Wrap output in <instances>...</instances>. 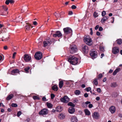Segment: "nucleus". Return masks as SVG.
<instances>
[{
	"mask_svg": "<svg viewBox=\"0 0 122 122\" xmlns=\"http://www.w3.org/2000/svg\"><path fill=\"white\" fill-rule=\"evenodd\" d=\"M78 58L74 56L70 55L68 57V61L71 64L76 65L78 63Z\"/></svg>",
	"mask_w": 122,
	"mask_h": 122,
	"instance_id": "f257e3e1",
	"label": "nucleus"
},
{
	"mask_svg": "<svg viewBox=\"0 0 122 122\" xmlns=\"http://www.w3.org/2000/svg\"><path fill=\"white\" fill-rule=\"evenodd\" d=\"M64 34L63 36L65 37H66V36L69 35H72V30L69 27H67L64 28L63 29Z\"/></svg>",
	"mask_w": 122,
	"mask_h": 122,
	"instance_id": "f03ea898",
	"label": "nucleus"
},
{
	"mask_svg": "<svg viewBox=\"0 0 122 122\" xmlns=\"http://www.w3.org/2000/svg\"><path fill=\"white\" fill-rule=\"evenodd\" d=\"M83 40L84 42L88 45L91 46L93 43L92 39L89 36L85 37Z\"/></svg>",
	"mask_w": 122,
	"mask_h": 122,
	"instance_id": "7ed1b4c3",
	"label": "nucleus"
},
{
	"mask_svg": "<svg viewBox=\"0 0 122 122\" xmlns=\"http://www.w3.org/2000/svg\"><path fill=\"white\" fill-rule=\"evenodd\" d=\"M49 112L48 110L46 108L43 109L41 110L39 112V114L40 115H41L44 117Z\"/></svg>",
	"mask_w": 122,
	"mask_h": 122,
	"instance_id": "20e7f679",
	"label": "nucleus"
},
{
	"mask_svg": "<svg viewBox=\"0 0 122 122\" xmlns=\"http://www.w3.org/2000/svg\"><path fill=\"white\" fill-rule=\"evenodd\" d=\"M77 49L76 46L74 45H71L70 47V51L72 54L75 53L77 51Z\"/></svg>",
	"mask_w": 122,
	"mask_h": 122,
	"instance_id": "39448f33",
	"label": "nucleus"
},
{
	"mask_svg": "<svg viewBox=\"0 0 122 122\" xmlns=\"http://www.w3.org/2000/svg\"><path fill=\"white\" fill-rule=\"evenodd\" d=\"M90 55L92 59L95 58H96L97 56V52L94 49H93L91 50L90 53Z\"/></svg>",
	"mask_w": 122,
	"mask_h": 122,
	"instance_id": "423d86ee",
	"label": "nucleus"
},
{
	"mask_svg": "<svg viewBox=\"0 0 122 122\" xmlns=\"http://www.w3.org/2000/svg\"><path fill=\"white\" fill-rule=\"evenodd\" d=\"M42 54L41 52L38 51L36 52L35 55V58L37 60H40L42 58Z\"/></svg>",
	"mask_w": 122,
	"mask_h": 122,
	"instance_id": "0eeeda50",
	"label": "nucleus"
},
{
	"mask_svg": "<svg viewBox=\"0 0 122 122\" xmlns=\"http://www.w3.org/2000/svg\"><path fill=\"white\" fill-rule=\"evenodd\" d=\"M51 41L49 38H48L43 42V46L45 47L50 46L51 44Z\"/></svg>",
	"mask_w": 122,
	"mask_h": 122,
	"instance_id": "6e6552de",
	"label": "nucleus"
},
{
	"mask_svg": "<svg viewBox=\"0 0 122 122\" xmlns=\"http://www.w3.org/2000/svg\"><path fill=\"white\" fill-rule=\"evenodd\" d=\"M60 101L61 102L63 103H67L69 101V99L67 96H65L61 98Z\"/></svg>",
	"mask_w": 122,
	"mask_h": 122,
	"instance_id": "1a4fd4ad",
	"label": "nucleus"
},
{
	"mask_svg": "<svg viewBox=\"0 0 122 122\" xmlns=\"http://www.w3.org/2000/svg\"><path fill=\"white\" fill-rule=\"evenodd\" d=\"M82 49L83 53H87L89 51L88 47L85 45H82Z\"/></svg>",
	"mask_w": 122,
	"mask_h": 122,
	"instance_id": "9d476101",
	"label": "nucleus"
},
{
	"mask_svg": "<svg viewBox=\"0 0 122 122\" xmlns=\"http://www.w3.org/2000/svg\"><path fill=\"white\" fill-rule=\"evenodd\" d=\"M119 51V49L118 47H115L112 48V52L113 54H117L118 53Z\"/></svg>",
	"mask_w": 122,
	"mask_h": 122,
	"instance_id": "9b49d317",
	"label": "nucleus"
},
{
	"mask_svg": "<svg viewBox=\"0 0 122 122\" xmlns=\"http://www.w3.org/2000/svg\"><path fill=\"white\" fill-rule=\"evenodd\" d=\"M62 34L61 32L59 31H56V33L55 34L53 35V36L54 37H56L58 36V37H60L62 36Z\"/></svg>",
	"mask_w": 122,
	"mask_h": 122,
	"instance_id": "f8f14e48",
	"label": "nucleus"
},
{
	"mask_svg": "<svg viewBox=\"0 0 122 122\" xmlns=\"http://www.w3.org/2000/svg\"><path fill=\"white\" fill-rule=\"evenodd\" d=\"M24 60L26 62H28L30 60V56L28 54L24 55Z\"/></svg>",
	"mask_w": 122,
	"mask_h": 122,
	"instance_id": "ddd939ff",
	"label": "nucleus"
},
{
	"mask_svg": "<svg viewBox=\"0 0 122 122\" xmlns=\"http://www.w3.org/2000/svg\"><path fill=\"white\" fill-rule=\"evenodd\" d=\"M92 116L93 118L97 119L99 118V115L98 112H94L92 115Z\"/></svg>",
	"mask_w": 122,
	"mask_h": 122,
	"instance_id": "4468645a",
	"label": "nucleus"
},
{
	"mask_svg": "<svg viewBox=\"0 0 122 122\" xmlns=\"http://www.w3.org/2000/svg\"><path fill=\"white\" fill-rule=\"evenodd\" d=\"M116 109L115 107L113 106H112L110 107L109 108V110L111 113H114L116 111Z\"/></svg>",
	"mask_w": 122,
	"mask_h": 122,
	"instance_id": "2eb2a0df",
	"label": "nucleus"
},
{
	"mask_svg": "<svg viewBox=\"0 0 122 122\" xmlns=\"http://www.w3.org/2000/svg\"><path fill=\"white\" fill-rule=\"evenodd\" d=\"M68 111L70 114H72L75 112V109L73 107H70L68 109Z\"/></svg>",
	"mask_w": 122,
	"mask_h": 122,
	"instance_id": "dca6fc26",
	"label": "nucleus"
},
{
	"mask_svg": "<svg viewBox=\"0 0 122 122\" xmlns=\"http://www.w3.org/2000/svg\"><path fill=\"white\" fill-rule=\"evenodd\" d=\"M109 17L108 16H105L103 18L101 19V22L102 23H104L105 21L107 20L108 18Z\"/></svg>",
	"mask_w": 122,
	"mask_h": 122,
	"instance_id": "f3484780",
	"label": "nucleus"
},
{
	"mask_svg": "<svg viewBox=\"0 0 122 122\" xmlns=\"http://www.w3.org/2000/svg\"><path fill=\"white\" fill-rule=\"evenodd\" d=\"M110 86L113 88H115L118 85L116 82H113L111 83Z\"/></svg>",
	"mask_w": 122,
	"mask_h": 122,
	"instance_id": "a211bd4d",
	"label": "nucleus"
},
{
	"mask_svg": "<svg viewBox=\"0 0 122 122\" xmlns=\"http://www.w3.org/2000/svg\"><path fill=\"white\" fill-rule=\"evenodd\" d=\"M62 110V108L60 106H58L56 108V111L58 112H60Z\"/></svg>",
	"mask_w": 122,
	"mask_h": 122,
	"instance_id": "6ab92c4d",
	"label": "nucleus"
},
{
	"mask_svg": "<svg viewBox=\"0 0 122 122\" xmlns=\"http://www.w3.org/2000/svg\"><path fill=\"white\" fill-rule=\"evenodd\" d=\"M71 122H77V119L76 117L75 116H73L71 118Z\"/></svg>",
	"mask_w": 122,
	"mask_h": 122,
	"instance_id": "aec40b11",
	"label": "nucleus"
},
{
	"mask_svg": "<svg viewBox=\"0 0 122 122\" xmlns=\"http://www.w3.org/2000/svg\"><path fill=\"white\" fill-rule=\"evenodd\" d=\"M120 69L119 68H118L116 69L113 72V75H116L117 73L120 71Z\"/></svg>",
	"mask_w": 122,
	"mask_h": 122,
	"instance_id": "412c9836",
	"label": "nucleus"
},
{
	"mask_svg": "<svg viewBox=\"0 0 122 122\" xmlns=\"http://www.w3.org/2000/svg\"><path fill=\"white\" fill-rule=\"evenodd\" d=\"M3 8L5 11V14H4L3 15H6V14L8 13V12L7 11V10L8 9V8L5 6H3Z\"/></svg>",
	"mask_w": 122,
	"mask_h": 122,
	"instance_id": "4be33fe9",
	"label": "nucleus"
},
{
	"mask_svg": "<svg viewBox=\"0 0 122 122\" xmlns=\"http://www.w3.org/2000/svg\"><path fill=\"white\" fill-rule=\"evenodd\" d=\"M19 72V70L17 69H14L13 70L11 71V74L12 75H14V74L18 73Z\"/></svg>",
	"mask_w": 122,
	"mask_h": 122,
	"instance_id": "5701e85b",
	"label": "nucleus"
},
{
	"mask_svg": "<svg viewBox=\"0 0 122 122\" xmlns=\"http://www.w3.org/2000/svg\"><path fill=\"white\" fill-rule=\"evenodd\" d=\"M13 94H11L9 95L6 98V100H9L11 99L13 97Z\"/></svg>",
	"mask_w": 122,
	"mask_h": 122,
	"instance_id": "b1692460",
	"label": "nucleus"
},
{
	"mask_svg": "<svg viewBox=\"0 0 122 122\" xmlns=\"http://www.w3.org/2000/svg\"><path fill=\"white\" fill-rule=\"evenodd\" d=\"M84 112L86 115H90V112L87 109H85L84 110Z\"/></svg>",
	"mask_w": 122,
	"mask_h": 122,
	"instance_id": "393cba45",
	"label": "nucleus"
},
{
	"mask_svg": "<svg viewBox=\"0 0 122 122\" xmlns=\"http://www.w3.org/2000/svg\"><path fill=\"white\" fill-rule=\"evenodd\" d=\"M63 81H60L59 82V87L60 88H61L63 86Z\"/></svg>",
	"mask_w": 122,
	"mask_h": 122,
	"instance_id": "a878e982",
	"label": "nucleus"
},
{
	"mask_svg": "<svg viewBox=\"0 0 122 122\" xmlns=\"http://www.w3.org/2000/svg\"><path fill=\"white\" fill-rule=\"evenodd\" d=\"M27 24V25L25 27V29H26L25 31L28 30L30 28V24Z\"/></svg>",
	"mask_w": 122,
	"mask_h": 122,
	"instance_id": "bb28decb",
	"label": "nucleus"
},
{
	"mask_svg": "<svg viewBox=\"0 0 122 122\" xmlns=\"http://www.w3.org/2000/svg\"><path fill=\"white\" fill-rule=\"evenodd\" d=\"M74 93L76 95L78 96L80 94L81 92L79 90H76L75 91Z\"/></svg>",
	"mask_w": 122,
	"mask_h": 122,
	"instance_id": "cd10ccee",
	"label": "nucleus"
},
{
	"mask_svg": "<svg viewBox=\"0 0 122 122\" xmlns=\"http://www.w3.org/2000/svg\"><path fill=\"white\" fill-rule=\"evenodd\" d=\"M46 105L48 108H52L53 106L52 105L51 103L48 102L46 103Z\"/></svg>",
	"mask_w": 122,
	"mask_h": 122,
	"instance_id": "c85d7f7f",
	"label": "nucleus"
},
{
	"mask_svg": "<svg viewBox=\"0 0 122 122\" xmlns=\"http://www.w3.org/2000/svg\"><path fill=\"white\" fill-rule=\"evenodd\" d=\"M54 15L57 18L60 17H61V14H59H59H58L56 12H55L54 14Z\"/></svg>",
	"mask_w": 122,
	"mask_h": 122,
	"instance_id": "c756f323",
	"label": "nucleus"
},
{
	"mask_svg": "<svg viewBox=\"0 0 122 122\" xmlns=\"http://www.w3.org/2000/svg\"><path fill=\"white\" fill-rule=\"evenodd\" d=\"M30 67H26L25 69V72L26 73H28L29 72V70H30Z\"/></svg>",
	"mask_w": 122,
	"mask_h": 122,
	"instance_id": "7c9ffc66",
	"label": "nucleus"
},
{
	"mask_svg": "<svg viewBox=\"0 0 122 122\" xmlns=\"http://www.w3.org/2000/svg\"><path fill=\"white\" fill-rule=\"evenodd\" d=\"M52 89L55 91H57L58 90L57 87L56 85H54L52 87Z\"/></svg>",
	"mask_w": 122,
	"mask_h": 122,
	"instance_id": "2f4dec72",
	"label": "nucleus"
},
{
	"mask_svg": "<svg viewBox=\"0 0 122 122\" xmlns=\"http://www.w3.org/2000/svg\"><path fill=\"white\" fill-rule=\"evenodd\" d=\"M116 41L117 43L119 45H120L122 43V40L118 39Z\"/></svg>",
	"mask_w": 122,
	"mask_h": 122,
	"instance_id": "473e14b6",
	"label": "nucleus"
},
{
	"mask_svg": "<svg viewBox=\"0 0 122 122\" xmlns=\"http://www.w3.org/2000/svg\"><path fill=\"white\" fill-rule=\"evenodd\" d=\"M68 105L69 106H70L71 107H74L75 106V105L72 102H70L68 104Z\"/></svg>",
	"mask_w": 122,
	"mask_h": 122,
	"instance_id": "72a5a7b5",
	"label": "nucleus"
},
{
	"mask_svg": "<svg viewBox=\"0 0 122 122\" xmlns=\"http://www.w3.org/2000/svg\"><path fill=\"white\" fill-rule=\"evenodd\" d=\"M93 82L94 84L95 85H96L98 84V82L97 81V79H95L93 81Z\"/></svg>",
	"mask_w": 122,
	"mask_h": 122,
	"instance_id": "f704fd0d",
	"label": "nucleus"
},
{
	"mask_svg": "<svg viewBox=\"0 0 122 122\" xmlns=\"http://www.w3.org/2000/svg\"><path fill=\"white\" fill-rule=\"evenodd\" d=\"M93 15L95 18L97 17L98 16V13L96 12H94V13Z\"/></svg>",
	"mask_w": 122,
	"mask_h": 122,
	"instance_id": "c9c22d12",
	"label": "nucleus"
},
{
	"mask_svg": "<svg viewBox=\"0 0 122 122\" xmlns=\"http://www.w3.org/2000/svg\"><path fill=\"white\" fill-rule=\"evenodd\" d=\"M33 98L35 100L36 99L39 100L40 99V98L36 96H34Z\"/></svg>",
	"mask_w": 122,
	"mask_h": 122,
	"instance_id": "e433bc0d",
	"label": "nucleus"
},
{
	"mask_svg": "<svg viewBox=\"0 0 122 122\" xmlns=\"http://www.w3.org/2000/svg\"><path fill=\"white\" fill-rule=\"evenodd\" d=\"M106 14V12L105 11H104L102 12V16H104Z\"/></svg>",
	"mask_w": 122,
	"mask_h": 122,
	"instance_id": "4c0bfd02",
	"label": "nucleus"
},
{
	"mask_svg": "<svg viewBox=\"0 0 122 122\" xmlns=\"http://www.w3.org/2000/svg\"><path fill=\"white\" fill-rule=\"evenodd\" d=\"M11 106L12 107H16L17 106V105L16 104L13 103L11 104Z\"/></svg>",
	"mask_w": 122,
	"mask_h": 122,
	"instance_id": "58836bf2",
	"label": "nucleus"
},
{
	"mask_svg": "<svg viewBox=\"0 0 122 122\" xmlns=\"http://www.w3.org/2000/svg\"><path fill=\"white\" fill-rule=\"evenodd\" d=\"M21 112L20 111H19L17 113V115L18 117H19L21 114Z\"/></svg>",
	"mask_w": 122,
	"mask_h": 122,
	"instance_id": "ea45409f",
	"label": "nucleus"
},
{
	"mask_svg": "<svg viewBox=\"0 0 122 122\" xmlns=\"http://www.w3.org/2000/svg\"><path fill=\"white\" fill-rule=\"evenodd\" d=\"M86 91L87 92H88L91 91V88L90 87H88L86 88Z\"/></svg>",
	"mask_w": 122,
	"mask_h": 122,
	"instance_id": "a19ab883",
	"label": "nucleus"
},
{
	"mask_svg": "<svg viewBox=\"0 0 122 122\" xmlns=\"http://www.w3.org/2000/svg\"><path fill=\"white\" fill-rule=\"evenodd\" d=\"M103 75L102 74H100L98 75V78L99 79L101 78L102 77Z\"/></svg>",
	"mask_w": 122,
	"mask_h": 122,
	"instance_id": "79ce46f5",
	"label": "nucleus"
},
{
	"mask_svg": "<svg viewBox=\"0 0 122 122\" xmlns=\"http://www.w3.org/2000/svg\"><path fill=\"white\" fill-rule=\"evenodd\" d=\"M55 95L53 94H51V99H53L55 97Z\"/></svg>",
	"mask_w": 122,
	"mask_h": 122,
	"instance_id": "37998d69",
	"label": "nucleus"
},
{
	"mask_svg": "<svg viewBox=\"0 0 122 122\" xmlns=\"http://www.w3.org/2000/svg\"><path fill=\"white\" fill-rule=\"evenodd\" d=\"M93 105L92 104H90L88 106V107L89 108H91L93 107Z\"/></svg>",
	"mask_w": 122,
	"mask_h": 122,
	"instance_id": "c03bdc74",
	"label": "nucleus"
},
{
	"mask_svg": "<svg viewBox=\"0 0 122 122\" xmlns=\"http://www.w3.org/2000/svg\"><path fill=\"white\" fill-rule=\"evenodd\" d=\"M71 8L72 9H75L76 8V7L75 5H73L71 7Z\"/></svg>",
	"mask_w": 122,
	"mask_h": 122,
	"instance_id": "a18cd8bd",
	"label": "nucleus"
},
{
	"mask_svg": "<svg viewBox=\"0 0 122 122\" xmlns=\"http://www.w3.org/2000/svg\"><path fill=\"white\" fill-rule=\"evenodd\" d=\"M97 92L99 93H100L101 92V89L100 88H98L97 90Z\"/></svg>",
	"mask_w": 122,
	"mask_h": 122,
	"instance_id": "49530a36",
	"label": "nucleus"
},
{
	"mask_svg": "<svg viewBox=\"0 0 122 122\" xmlns=\"http://www.w3.org/2000/svg\"><path fill=\"white\" fill-rule=\"evenodd\" d=\"M90 34L91 35H92L93 34V31L92 30V28H91L90 29Z\"/></svg>",
	"mask_w": 122,
	"mask_h": 122,
	"instance_id": "de8ad7c7",
	"label": "nucleus"
},
{
	"mask_svg": "<svg viewBox=\"0 0 122 122\" xmlns=\"http://www.w3.org/2000/svg\"><path fill=\"white\" fill-rule=\"evenodd\" d=\"M16 52H15L13 53V57H12L14 59V58H15V56L16 54Z\"/></svg>",
	"mask_w": 122,
	"mask_h": 122,
	"instance_id": "09e8293b",
	"label": "nucleus"
},
{
	"mask_svg": "<svg viewBox=\"0 0 122 122\" xmlns=\"http://www.w3.org/2000/svg\"><path fill=\"white\" fill-rule=\"evenodd\" d=\"M103 30V29L102 27H100L99 28V30L100 31H102Z\"/></svg>",
	"mask_w": 122,
	"mask_h": 122,
	"instance_id": "8fccbe9b",
	"label": "nucleus"
},
{
	"mask_svg": "<svg viewBox=\"0 0 122 122\" xmlns=\"http://www.w3.org/2000/svg\"><path fill=\"white\" fill-rule=\"evenodd\" d=\"M9 3H10L9 0H7L5 2V3L7 5H8Z\"/></svg>",
	"mask_w": 122,
	"mask_h": 122,
	"instance_id": "3c124183",
	"label": "nucleus"
},
{
	"mask_svg": "<svg viewBox=\"0 0 122 122\" xmlns=\"http://www.w3.org/2000/svg\"><path fill=\"white\" fill-rule=\"evenodd\" d=\"M84 96L85 97H88V95L87 93H86L84 94Z\"/></svg>",
	"mask_w": 122,
	"mask_h": 122,
	"instance_id": "603ef678",
	"label": "nucleus"
},
{
	"mask_svg": "<svg viewBox=\"0 0 122 122\" xmlns=\"http://www.w3.org/2000/svg\"><path fill=\"white\" fill-rule=\"evenodd\" d=\"M42 100L43 101H46L47 100H46V99L45 97H43L42 98Z\"/></svg>",
	"mask_w": 122,
	"mask_h": 122,
	"instance_id": "864d4df0",
	"label": "nucleus"
},
{
	"mask_svg": "<svg viewBox=\"0 0 122 122\" xmlns=\"http://www.w3.org/2000/svg\"><path fill=\"white\" fill-rule=\"evenodd\" d=\"M4 49L5 50H7L8 49V48L7 46H5L4 47Z\"/></svg>",
	"mask_w": 122,
	"mask_h": 122,
	"instance_id": "5fc2aeb1",
	"label": "nucleus"
},
{
	"mask_svg": "<svg viewBox=\"0 0 122 122\" xmlns=\"http://www.w3.org/2000/svg\"><path fill=\"white\" fill-rule=\"evenodd\" d=\"M99 27V26L98 25H97L95 27V29L96 30H97Z\"/></svg>",
	"mask_w": 122,
	"mask_h": 122,
	"instance_id": "6e6d98bb",
	"label": "nucleus"
},
{
	"mask_svg": "<svg viewBox=\"0 0 122 122\" xmlns=\"http://www.w3.org/2000/svg\"><path fill=\"white\" fill-rule=\"evenodd\" d=\"M100 33L99 31H97L96 32V35H97L99 36L100 35Z\"/></svg>",
	"mask_w": 122,
	"mask_h": 122,
	"instance_id": "4d7b16f0",
	"label": "nucleus"
},
{
	"mask_svg": "<svg viewBox=\"0 0 122 122\" xmlns=\"http://www.w3.org/2000/svg\"><path fill=\"white\" fill-rule=\"evenodd\" d=\"M10 3L11 4H13L14 2V1L13 0H9Z\"/></svg>",
	"mask_w": 122,
	"mask_h": 122,
	"instance_id": "13d9d810",
	"label": "nucleus"
},
{
	"mask_svg": "<svg viewBox=\"0 0 122 122\" xmlns=\"http://www.w3.org/2000/svg\"><path fill=\"white\" fill-rule=\"evenodd\" d=\"M69 82L71 83H72V84L73 85V83L74 82L73 81L70 80L69 81Z\"/></svg>",
	"mask_w": 122,
	"mask_h": 122,
	"instance_id": "bf43d9fd",
	"label": "nucleus"
},
{
	"mask_svg": "<svg viewBox=\"0 0 122 122\" xmlns=\"http://www.w3.org/2000/svg\"><path fill=\"white\" fill-rule=\"evenodd\" d=\"M69 15H71L73 14V12L71 11H69Z\"/></svg>",
	"mask_w": 122,
	"mask_h": 122,
	"instance_id": "052dcab7",
	"label": "nucleus"
},
{
	"mask_svg": "<svg viewBox=\"0 0 122 122\" xmlns=\"http://www.w3.org/2000/svg\"><path fill=\"white\" fill-rule=\"evenodd\" d=\"M96 99L97 101H98L100 99V98L99 97H96Z\"/></svg>",
	"mask_w": 122,
	"mask_h": 122,
	"instance_id": "680f3d73",
	"label": "nucleus"
},
{
	"mask_svg": "<svg viewBox=\"0 0 122 122\" xmlns=\"http://www.w3.org/2000/svg\"><path fill=\"white\" fill-rule=\"evenodd\" d=\"M91 103V102L89 101H87L85 102V104L86 105H87L88 104H90Z\"/></svg>",
	"mask_w": 122,
	"mask_h": 122,
	"instance_id": "e2e57ef3",
	"label": "nucleus"
},
{
	"mask_svg": "<svg viewBox=\"0 0 122 122\" xmlns=\"http://www.w3.org/2000/svg\"><path fill=\"white\" fill-rule=\"evenodd\" d=\"M85 103H84V102L82 103V107H85Z\"/></svg>",
	"mask_w": 122,
	"mask_h": 122,
	"instance_id": "0e129e2a",
	"label": "nucleus"
},
{
	"mask_svg": "<svg viewBox=\"0 0 122 122\" xmlns=\"http://www.w3.org/2000/svg\"><path fill=\"white\" fill-rule=\"evenodd\" d=\"M113 20V21L111 22L112 23H113L114 21V17H112L111 18Z\"/></svg>",
	"mask_w": 122,
	"mask_h": 122,
	"instance_id": "69168bd1",
	"label": "nucleus"
},
{
	"mask_svg": "<svg viewBox=\"0 0 122 122\" xmlns=\"http://www.w3.org/2000/svg\"><path fill=\"white\" fill-rule=\"evenodd\" d=\"M100 49L101 51H103V50L104 49V48L102 46H100Z\"/></svg>",
	"mask_w": 122,
	"mask_h": 122,
	"instance_id": "338daca9",
	"label": "nucleus"
},
{
	"mask_svg": "<svg viewBox=\"0 0 122 122\" xmlns=\"http://www.w3.org/2000/svg\"><path fill=\"white\" fill-rule=\"evenodd\" d=\"M74 102L76 103L78 102V100L77 99H75V100H74Z\"/></svg>",
	"mask_w": 122,
	"mask_h": 122,
	"instance_id": "774afa93",
	"label": "nucleus"
}]
</instances>
